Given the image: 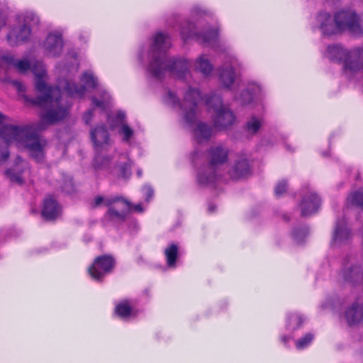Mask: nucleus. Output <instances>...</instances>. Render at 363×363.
<instances>
[{
  "instance_id": "4c0bfd02",
  "label": "nucleus",
  "mask_w": 363,
  "mask_h": 363,
  "mask_svg": "<svg viewBox=\"0 0 363 363\" xmlns=\"http://www.w3.org/2000/svg\"><path fill=\"white\" fill-rule=\"evenodd\" d=\"M288 187V184L286 180H281L279 182L275 187L274 191L275 194L277 196H281L284 193L286 192Z\"/></svg>"
},
{
  "instance_id": "a211bd4d",
  "label": "nucleus",
  "mask_w": 363,
  "mask_h": 363,
  "mask_svg": "<svg viewBox=\"0 0 363 363\" xmlns=\"http://www.w3.org/2000/svg\"><path fill=\"white\" fill-rule=\"evenodd\" d=\"M60 213V208L56 201L52 197H47L44 201L42 210L43 217L48 220L56 219Z\"/></svg>"
},
{
  "instance_id": "20e7f679",
  "label": "nucleus",
  "mask_w": 363,
  "mask_h": 363,
  "mask_svg": "<svg viewBox=\"0 0 363 363\" xmlns=\"http://www.w3.org/2000/svg\"><path fill=\"white\" fill-rule=\"evenodd\" d=\"M200 98L199 90L189 89L185 93L182 104L177 101V96L172 91L168 92L167 101L173 106H178L183 112L185 121L193 126L196 120V105Z\"/></svg>"
},
{
  "instance_id": "393cba45",
  "label": "nucleus",
  "mask_w": 363,
  "mask_h": 363,
  "mask_svg": "<svg viewBox=\"0 0 363 363\" xmlns=\"http://www.w3.org/2000/svg\"><path fill=\"white\" fill-rule=\"evenodd\" d=\"M115 313L121 318L127 319L133 315V308L128 301H123L116 305Z\"/></svg>"
},
{
  "instance_id": "f257e3e1",
  "label": "nucleus",
  "mask_w": 363,
  "mask_h": 363,
  "mask_svg": "<svg viewBox=\"0 0 363 363\" xmlns=\"http://www.w3.org/2000/svg\"><path fill=\"white\" fill-rule=\"evenodd\" d=\"M1 60L13 65L21 73L31 69L35 75V87L39 95L35 99L24 96V99L31 104L44 108L45 111L40 115V121L33 126L4 125L0 129V137L8 143H15L18 147L27 149L33 160L42 162L47 141L40 138L37 131L63 121L69 114L68 107L62 103L60 89L48 86L47 72L42 62H30L27 59L15 60L11 55H4Z\"/></svg>"
},
{
  "instance_id": "09e8293b",
  "label": "nucleus",
  "mask_w": 363,
  "mask_h": 363,
  "mask_svg": "<svg viewBox=\"0 0 363 363\" xmlns=\"http://www.w3.org/2000/svg\"><path fill=\"white\" fill-rule=\"evenodd\" d=\"M6 25V18L0 13V30Z\"/></svg>"
},
{
  "instance_id": "c03bdc74",
  "label": "nucleus",
  "mask_w": 363,
  "mask_h": 363,
  "mask_svg": "<svg viewBox=\"0 0 363 363\" xmlns=\"http://www.w3.org/2000/svg\"><path fill=\"white\" fill-rule=\"evenodd\" d=\"M144 189L145 191V194H146V201H149L150 199L153 196V190L152 189V188H150L149 186L145 187Z\"/></svg>"
},
{
  "instance_id": "f8f14e48",
  "label": "nucleus",
  "mask_w": 363,
  "mask_h": 363,
  "mask_svg": "<svg viewBox=\"0 0 363 363\" xmlns=\"http://www.w3.org/2000/svg\"><path fill=\"white\" fill-rule=\"evenodd\" d=\"M318 21L323 35H333L342 33L338 24L335 21V17L332 18L328 13H320L318 16Z\"/></svg>"
},
{
  "instance_id": "603ef678",
  "label": "nucleus",
  "mask_w": 363,
  "mask_h": 363,
  "mask_svg": "<svg viewBox=\"0 0 363 363\" xmlns=\"http://www.w3.org/2000/svg\"><path fill=\"white\" fill-rule=\"evenodd\" d=\"M23 162V159L21 157L18 156L16 157V162H17V164H18L19 162Z\"/></svg>"
},
{
  "instance_id": "c9c22d12",
  "label": "nucleus",
  "mask_w": 363,
  "mask_h": 363,
  "mask_svg": "<svg viewBox=\"0 0 363 363\" xmlns=\"http://www.w3.org/2000/svg\"><path fill=\"white\" fill-rule=\"evenodd\" d=\"M120 133L123 135V140L125 142H128L133 135V130L126 123H123Z\"/></svg>"
},
{
  "instance_id": "f3484780",
  "label": "nucleus",
  "mask_w": 363,
  "mask_h": 363,
  "mask_svg": "<svg viewBox=\"0 0 363 363\" xmlns=\"http://www.w3.org/2000/svg\"><path fill=\"white\" fill-rule=\"evenodd\" d=\"M342 277L347 282L352 284H361L363 281V272L359 265L352 264L343 269Z\"/></svg>"
},
{
  "instance_id": "4468645a",
  "label": "nucleus",
  "mask_w": 363,
  "mask_h": 363,
  "mask_svg": "<svg viewBox=\"0 0 363 363\" xmlns=\"http://www.w3.org/2000/svg\"><path fill=\"white\" fill-rule=\"evenodd\" d=\"M193 136L195 141L198 143L208 142L213 135V129L208 124L199 122L192 129Z\"/></svg>"
},
{
  "instance_id": "6ab92c4d",
  "label": "nucleus",
  "mask_w": 363,
  "mask_h": 363,
  "mask_svg": "<svg viewBox=\"0 0 363 363\" xmlns=\"http://www.w3.org/2000/svg\"><path fill=\"white\" fill-rule=\"evenodd\" d=\"M351 237L350 230L347 228L344 220H338L333 237V244L345 243Z\"/></svg>"
},
{
  "instance_id": "9d476101",
  "label": "nucleus",
  "mask_w": 363,
  "mask_h": 363,
  "mask_svg": "<svg viewBox=\"0 0 363 363\" xmlns=\"http://www.w3.org/2000/svg\"><path fill=\"white\" fill-rule=\"evenodd\" d=\"M320 206V199L315 192L309 191L302 198L300 207L302 216H309L317 212Z\"/></svg>"
},
{
  "instance_id": "c85d7f7f",
  "label": "nucleus",
  "mask_w": 363,
  "mask_h": 363,
  "mask_svg": "<svg viewBox=\"0 0 363 363\" xmlns=\"http://www.w3.org/2000/svg\"><path fill=\"white\" fill-rule=\"evenodd\" d=\"M218 38V31L216 30H211L207 33L199 34L198 40L203 44H211L216 40Z\"/></svg>"
},
{
  "instance_id": "423d86ee",
  "label": "nucleus",
  "mask_w": 363,
  "mask_h": 363,
  "mask_svg": "<svg viewBox=\"0 0 363 363\" xmlns=\"http://www.w3.org/2000/svg\"><path fill=\"white\" fill-rule=\"evenodd\" d=\"M115 264V259L111 255L98 257L89 267V273L94 279L101 281L106 274L113 271Z\"/></svg>"
},
{
  "instance_id": "de8ad7c7",
  "label": "nucleus",
  "mask_w": 363,
  "mask_h": 363,
  "mask_svg": "<svg viewBox=\"0 0 363 363\" xmlns=\"http://www.w3.org/2000/svg\"><path fill=\"white\" fill-rule=\"evenodd\" d=\"M125 118V115L122 111H118L116 114V119L118 121L123 122Z\"/></svg>"
},
{
  "instance_id": "0eeeda50",
  "label": "nucleus",
  "mask_w": 363,
  "mask_h": 363,
  "mask_svg": "<svg viewBox=\"0 0 363 363\" xmlns=\"http://www.w3.org/2000/svg\"><path fill=\"white\" fill-rule=\"evenodd\" d=\"M344 72L347 77L363 69V48L357 47L348 50L344 61Z\"/></svg>"
},
{
  "instance_id": "c756f323",
  "label": "nucleus",
  "mask_w": 363,
  "mask_h": 363,
  "mask_svg": "<svg viewBox=\"0 0 363 363\" xmlns=\"http://www.w3.org/2000/svg\"><path fill=\"white\" fill-rule=\"evenodd\" d=\"M98 155L95 157L94 166L96 169H106L109 167L111 162L110 157H104L101 155V152H97Z\"/></svg>"
},
{
  "instance_id": "dca6fc26",
  "label": "nucleus",
  "mask_w": 363,
  "mask_h": 363,
  "mask_svg": "<svg viewBox=\"0 0 363 363\" xmlns=\"http://www.w3.org/2000/svg\"><path fill=\"white\" fill-rule=\"evenodd\" d=\"M345 317L350 325H353L363 320V303H354L345 313Z\"/></svg>"
},
{
  "instance_id": "79ce46f5",
  "label": "nucleus",
  "mask_w": 363,
  "mask_h": 363,
  "mask_svg": "<svg viewBox=\"0 0 363 363\" xmlns=\"http://www.w3.org/2000/svg\"><path fill=\"white\" fill-rule=\"evenodd\" d=\"M11 84L20 93H24L26 91L25 86L18 81H12Z\"/></svg>"
},
{
  "instance_id": "cd10ccee",
  "label": "nucleus",
  "mask_w": 363,
  "mask_h": 363,
  "mask_svg": "<svg viewBox=\"0 0 363 363\" xmlns=\"http://www.w3.org/2000/svg\"><path fill=\"white\" fill-rule=\"evenodd\" d=\"M262 125V121L255 116L251 117L246 123V130L249 134H256Z\"/></svg>"
},
{
  "instance_id": "6e6552de",
  "label": "nucleus",
  "mask_w": 363,
  "mask_h": 363,
  "mask_svg": "<svg viewBox=\"0 0 363 363\" xmlns=\"http://www.w3.org/2000/svg\"><path fill=\"white\" fill-rule=\"evenodd\" d=\"M240 69V63L233 56H226L223 65L219 69V79L225 88H229L236 77V71Z\"/></svg>"
},
{
  "instance_id": "f704fd0d",
  "label": "nucleus",
  "mask_w": 363,
  "mask_h": 363,
  "mask_svg": "<svg viewBox=\"0 0 363 363\" xmlns=\"http://www.w3.org/2000/svg\"><path fill=\"white\" fill-rule=\"evenodd\" d=\"M109 102V96L106 94L103 99L99 100L96 97L92 98V103L96 107L100 108L101 110H105Z\"/></svg>"
},
{
  "instance_id": "4be33fe9",
  "label": "nucleus",
  "mask_w": 363,
  "mask_h": 363,
  "mask_svg": "<svg viewBox=\"0 0 363 363\" xmlns=\"http://www.w3.org/2000/svg\"><path fill=\"white\" fill-rule=\"evenodd\" d=\"M123 203L124 204L125 208L121 211L116 210L114 208L111 207V206L108 207L106 216L111 220L115 222L125 221L128 213L131 210V204L130 205V206H127L124 203Z\"/></svg>"
},
{
  "instance_id": "ddd939ff",
  "label": "nucleus",
  "mask_w": 363,
  "mask_h": 363,
  "mask_svg": "<svg viewBox=\"0 0 363 363\" xmlns=\"http://www.w3.org/2000/svg\"><path fill=\"white\" fill-rule=\"evenodd\" d=\"M91 138L96 152H101L108 144L109 135L105 125H100L91 131Z\"/></svg>"
},
{
  "instance_id": "aec40b11",
  "label": "nucleus",
  "mask_w": 363,
  "mask_h": 363,
  "mask_svg": "<svg viewBox=\"0 0 363 363\" xmlns=\"http://www.w3.org/2000/svg\"><path fill=\"white\" fill-rule=\"evenodd\" d=\"M117 202L124 203L127 206H130V202L125 199L122 196H112V197H104L102 196H96L92 201L90 202V206L92 208H96L102 205L110 207L113 204Z\"/></svg>"
},
{
  "instance_id": "bb28decb",
  "label": "nucleus",
  "mask_w": 363,
  "mask_h": 363,
  "mask_svg": "<svg viewBox=\"0 0 363 363\" xmlns=\"http://www.w3.org/2000/svg\"><path fill=\"white\" fill-rule=\"evenodd\" d=\"M347 203L363 208V189H360L352 192L347 197Z\"/></svg>"
},
{
  "instance_id": "412c9836",
  "label": "nucleus",
  "mask_w": 363,
  "mask_h": 363,
  "mask_svg": "<svg viewBox=\"0 0 363 363\" xmlns=\"http://www.w3.org/2000/svg\"><path fill=\"white\" fill-rule=\"evenodd\" d=\"M250 167L246 159L238 160L230 170V176L234 179H238L250 174Z\"/></svg>"
},
{
  "instance_id": "3c124183",
  "label": "nucleus",
  "mask_w": 363,
  "mask_h": 363,
  "mask_svg": "<svg viewBox=\"0 0 363 363\" xmlns=\"http://www.w3.org/2000/svg\"><path fill=\"white\" fill-rule=\"evenodd\" d=\"M6 118V116H4V114H2L1 112H0V124L2 123L4 120Z\"/></svg>"
},
{
  "instance_id": "8fccbe9b",
  "label": "nucleus",
  "mask_w": 363,
  "mask_h": 363,
  "mask_svg": "<svg viewBox=\"0 0 363 363\" xmlns=\"http://www.w3.org/2000/svg\"><path fill=\"white\" fill-rule=\"evenodd\" d=\"M216 209V206H214L213 204H209L208 206V211L210 212H213Z\"/></svg>"
},
{
  "instance_id": "72a5a7b5",
  "label": "nucleus",
  "mask_w": 363,
  "mask_h": 363,
  "mask_svg": "<svg viewBox=\"0 0 363 363\" xmlns=\"http://www.w3.org/2000/svg\"><path fill=\"white\" fill-rule=\"evenodd\" d=\"M81 80L89 87H96L97 80L96 77L90 72H84L81 78Z\"/></svg>"
},
{
  "instance_id": "58836bf2",
  "label": "nucleus",
  "mask_w": 363,
  "mask_h": 363,
  "mask_svg": "<svg viewBox=\"0 0 363 363\" xmlns=\"http://www.w3.org/2000/svg\"><path fill=\"white\" fill-rule=\"evenodd\" d=\"M119 176L123 178H126L130 174V167L128 163H123L121 164L119 167Z\"/></svg>"
},
{
  "instance_id": "37998d69",
  "label": "nucleus",
  "mask_w": 363,
  "mask_h": 363,
  "mask_svg": "<svg viewBox=\"0 0 363 363\" xmlns=\"http://www.w3.org/2000/svg\"><path fill=\"white\" fill-rule=\"evenodd\" d=\"M92 116H93V111H92V110H89V111H87L84 113V116H83V118H84V122H85L86 124L89 123V122H90L91 119V118H92Z\"/></svg>"
},
{
  "instance_id": "864d4df0",
  "label": "nucleus",
  "mask_w": 363,
  "mask_h": 363,
  "mask_svg": "<svg viewBox=\"0 0 363 363\" xmlns=\"http://www.w3.org/2000/svg\"><path fill=\"white\" fill-rule=\"evenodd\" d=\"M289 338L287 337H282V341L284 342H286L288 341Z\"/></svg>"
},
{
  "instance_id": "7c9ffc66",
  "label": "nucleus",
  "mask_w": 363,
  "mask_h": 363,
  "mask_svg": "<svg viewBox=\"0 0 363 363\" xmlns=\"http://www.w3.org/2000/svg\"><path fill=\"white\" fill-rule=\"evenodd\" d=\"M65 88L69 94L78 95L79 96H82L86 91L84 86H79L76 84L72 82H67Z\"/></svg>"
},
{
  "instance_id": "e433bc0d",
  "label": "nucleus",
  "mask_w": 363,
  "mask_h": 363,
  "mask_svg": "<svg viewBox=\"0 0 363 363\" xmlns=\"http://www.w3.org/2000/svg\"><path fill=\"white\" fill-rule=\"evenodd\" d=\"M5 173L10 179L11 182H16L18 184H22L23 183V179L21 176L18 174L13 173L11 169L6 170Z\"/></svg>"
},
{
  "instance_id": "1a4fd4ad",
  "label": "nucleus",
  "mask_w": 363,
  "mask_h": 363,
  "mask_svg": "<svg viewBox=\"0 0 363 363\" xmlns=\"http://www.w3.org/2000/svg\"><path fill=\"white\" fill-rule=\"evenodd\" d=\"M43 48L46 55L48 56H59L63 50L62 34L59 32L50 33L43 43Z\"/></svg>"
},
{
  "instance_id": "ea45409f",
  "label": "nucleus",
  "mask_w": 363,
  "mask_h": 363,
  "mask_svg": "<svg viewBox=\"0 0 363 363\" xmlns=\"http://www.w3.org/2000/svg\"><path fill=\"white\" fill-rule=\"evenodd\" d=\"M9 157V152L6 146L0 145V164L5 162Z\"/></svg>"
},
{
  "instance_id": "f03ea898",
  "label": "nucleus",
  "mask_w": 363,
  "mask_h": 363,
  "mask_svg": "<svg viewBox=\"0 0 363 363\" xmlns=\"http://www.w3.org/2000/svg\"><path fill=\"white\" fill-rule=\"evenodd\" d=\"M168 35L159 32L154 37L150 49L151 60L149 69L157 79H162L167 72L177 78L183 79L189 74V65L186 60L174 57L167 58L166 52L171 47Z\"/></svg>"
},
{
  "instance_id": "a878e982",
  "label": "nucleus",
  "mask_w": 363,
  "mask_h": 363,
  "mask_svg": "<svg viewBox=\"0 0 363 363\" xmlns=\"http://www.w3.org/2000/svg\"><path fill=\"white\" fill-rule=\"evenodd\" d=\"M196 69L203 74L207 76L211 73L213 66L208 60L204 58L203 56H200L196 62Z\"/></svg>"
},
{
  "instance_id": "7ed1b4c3",
  "label": "nucleus",
  "mask_w": 363,
  "mask_h": 363,
  "mask_svg": "<svg viewBox=\"0 0 363 363\" xmlns=\"http://www.w3.org/2000/svg\"><path fill=\"white\" fill-rule=\"evenodd\" d=\"M228 159V150L218 145L209 149L207 155L208 164L203 167L198 175V181L203 185L212 184L217 180V168Z\"/></svg>"
},
{
  "instance_id": "9b49d317",
  "label": "nucleus",
  "mask_w": 363,
  "mask_h": 363,
  "mask_svg": "<svg viewBox=\"0 0 363 363\" xmlns=\"http://www.w3.org/2000/svg\"><path fill=\"white\" fill-rule=\"evenodd\" d=\"M235 121L233 113L225 107L216 109L213 123L216 128L225 129L231 126Z\"/></svg>"
},
{
  "instance_id": "39448f33",
  "label": "nucleus",
  "mask_w": 363,
  "mask_h": 363,
  "mask_svg": "<svg viewBox=\"0 0 363 363\" xmlns=\"http://www.w3.org/2000/svg\"><path fill=\"white\" fill-rule=\"evenodd\" d=\"M335 21L338 24L341 31L347 30L354 35L363 33L359 23V18L352 10H342L335 14Z\"/></svg>"
},
{
  "instance_id": "473e14b6",
  "label": "nucleus",
  "mask_w": 363,
  "mask_h": 363,
  "mask_svg": "<svg viewBox=\"0 0 363 363\" xmlns=\"http://www.w3.org/2000/svg\"><path fill=\"white\" fill-rule=\"evenodd\" d=\"M314 335L311 333L306 334L303 337L296 342L297 349L301 350L307 347L313 340Z\"/></svg>"
},
{
  "instance_id": "2eb2a0df",
  "label": "nucleus",
  "mask_w": 363,
  "mask_h": 363,
  "mask_svg": "<svg viewBox=\"0 0 363 363\" xmlns=\"http://www.w3.org/2000/svg\"><path fill=\"white\" fill-rule=\"evenodd\" d=\"M31 28L27 25L16 27L7 35V40L12 45L26 40L30 35Z\"/></svg>"
},
{
  "instance_id": "a19ab883",
  "label": "nucleus",
  "mask_w": 363,
  "mask_h": 363,
  "mask_svg": "<svg viewBox=\"0 0 363 363\" xmlns=\"http://www.w3.org/2000/svg\"><path fill=\"white\" fill-rule=\"evenodd\" d=\"M206 104L211 107H214V106H218L221 105L222 101H221L220 97L212 96V97L207 99Z\"/></svg>"
},
{
  "instance_id": "5701e85b",
  "label": "nucleus",
  "mask_w": 363,
  "mask_h": 363,
  "mask_svg": "<svg viewBox=\"0 0 363 363\" xmlns=\"http://www.w3.org/2000/svg\"><path fill=\"white\" fill-rule=\"evenodd\" d=\"M347 49L340 45L328 46L327 49L328 57L332 60L342 61L344 62Z\"/></svg>"
},
{
  "instance_id": "2f4dec72",
  "label": "nucleus",
  "mask_w": 363,
  "mask_h": 363,
  "mask_svg": "<svg viewBox=\"0 0 363 363\" xmlns=\"http://www.w3.org/2000/svg\"><path fill=\"white\" fill-rule=\"evenodd\" d=\"M40 20L33 13H26L23 16V25H27L30 28L39 24Z\"/></svg>"
},
{
  "instance_id": "5fc2aeb1",
  "label": "nucleus",
  "mask_w": 363,
  "mask_h": 363,
  "mask_svg": "<svg viewBox=\"0 0 363 363\" xmlns=\"http://www.w3.org/2000/svg\"><path fill=\"white\" fill-rule=\"evenodd\" d=\"M294 236L295 238H296V237H297V235H296L295 231L294 232Z\"/></svg>"
},
{
  "instance_id": "b1692460",
  "label": "nucleus",
  "mask_w": 363,
  "mask_h": 363,
  "mask_svg": "<svg viewBox=\"0 0 363 363\" xmlns=\"http://www.w3.org/2000/svg\"><path fill=\"white\" fill-rule=\"evenodd\" d=\"M179 247L174 244L172 243L164 250V255L167 259V264L169 267H174L176 262L178 258Z\"/></svg>"
},
{
  "instance_id": "49530a36",
  "label": "nucleus",
  "mask_w": 363,
  "mask_h": 363,
  "mask_svg": "<svg viewBox=\"0 0 363 363\" xmlns=\"http://www.w3.org/2000/svg\"><path fill=\"white\" fill-rule=\"evenodd\" d=\"M181 34L182 35L183 38H189L193 35L192 30L189 29V30H186L185 29L182 28L181 30Z\"/></svg>"
},
{
  "instance_id": "a18cd8bd",
  "label": "nucleus",
  "mask_w": 363,
  "mask_h": 363,
  "mask_svg": "<svg viewBox=\"0 0 363 363\" xmlns=\"http://www.w3.org/2000/svg\"><path fill=\"white\" fill-rule=\"evenodd\" d=\"M131 211L141 213L143 211V208L142 207V205L140 203L136 205H133L131 203V210L130 211V212Z\"/></svg>"
}]
</instances>
